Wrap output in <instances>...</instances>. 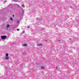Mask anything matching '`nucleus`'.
<instances>
[{"label":"nucleus","mask_w":79,"mask_h":79,"mask_svg":"<svg viewBox=\"0 0 79 79\" xmlns=\"http://www.w3.org/2000/svg\"><path fill=\"white\" fill-rule=\"evenodd\" d=\"M17 31H19V29L18 28V29H17Z\"/></svg>","instance_id":"obj_10"},{"label":"nucleus","mask_w":79,"mask_h":79,"mask_svg":"<svg viewBox=\"0 0 79 79\" xmlns=\"http://www.w3.org/2000/svg\"><path fill=\"white\" fill-rule=\"evenodd\" d=\"M4 2H6V1L5 0Z\"/></svg>","instance_id":"obj_16"},{"label":"nucleus","mask_w":79,"mask_h":79,"mask_svg":"<svg viewBox=\"0 0 79 79\" xmlns=\"http://www.w3.org/2000/svg\"><path fill=\"white\" fill-rule=\"evenodd\" d=\"M37 46H42V44H37Z\"/></svg>","instance_id":"obj_3"},{"label":"nucleus","mask_w":79,"mask_h":79,"mask_svg":"<svg viewBox=\"0 0 79 79\" xmlns=\"http://www.w3.org/2000/svg\"><path fill=\"white\" fill-rule=\"evenodd\" d=\"M10 19L11 20V21H12V20H13V19H12V18H10Z\"/></svg>","instance_id":"obj_13"},{"label":"nucleus","mask_w":79,"mask_h":79,"mask_svg":"<svg viewBox=\"0 0 79 79\" xmlns=\"http://www.w3.org/2000/svg\"><path fill=\"white\" fill-rule=\"evenodd\" d=\"M5 59L6 60H8L9 59V57L8 56H6V57H5Z\"/></svg>","instance_id":"obj_4"},{"label":"nucleus","mask_w":79,"mask_h":79,"mask_svg":"<svg viewBox=\"0 0 79 79\" xmlns=\"http://www.w3.org/2000/svg\"><path fill=\"white\" fill-rule=\"evenodd\" d=\"M14 16H15V15H13V17H14Z\"/></svg>","instance_id":"obj_15"},{"label":"nucleus","mask_w":79,"mask_h":79,"mask_svg":"<svg viewBox=\"0 0 79 79\" xmlns=\"http://www.w3.org/2000/svg\"><path fill=\"white\" fill-rule=\"evenodd\" d=\"M17 23H19V20H18L17 21Z\"/></svg>","instance_id":"obj_11"},{"label":"nucleus","mask_w":79,"mask_h":79,"mask_svg":"<svg viewBox=\"0 0 79 79\" xmlns=\"http://www.w3.org/2000/svg\"><path fill=\"white\" fill-rule=\"evenodd\" d=\"M10 27V25L9 24H7L6 27V28H7V29Z\"/></svg>","instance_id":"obj_2"},{"label":"nucleus","mask_w":79,"mask_h":79,"mask_svg":"<svg viewBox=\"0 0 79 79\" xmlns=\"http://www.w3.org/2000/svg\"><path fill=\"white\" fill-rule=\"evenodd\" d=\"M23 46H24L25 47H26L27 46V44H25L23 45Z\"/></svg>","instance_id":"obj_7"},{"label":"nucleus","mask_w":79,"mask_h":79,"mask_svg":"<svg viewBox=\"0 0 79 79\" xmlns=\"http://www.w3.org/2000/svg\"><path fill=\"white\" fill-rule=\"evenodd\" d=\"M24 32H24V31L23 32V33H24Z\"/></svg>","instance_id":"obj_17"},{"label":"nucleus","mask_w":79,"mask_h":79,"mask_svg":"<svg viewBox=\"0 0 79 79\" xmlns=\"http://www.w3.org/2000/svg\"><path fill=\"white\" fill-rule=\"evenodd\" d=\"M1 38L2 39H5L6 38V36H1Z\"/></svg>","instance_id":"obj_1"},{"label":"nucleus","mask_w":79,"mask_h":79,"mask_svg":"<svg viewBox=\"0 0 79 79\" xmlns=\"http://www.w3.org/2000/svg\"><path fill=\"white\" fill-rule=\"evenodd\" d=\"M22 7H23V8H24L25 6H24V5H22Z\"/></svg>","instance_id":"obj_8"},{"label":"nucleus","mask_w":79,"mask_h":79,"mask_svg":"<svg viewBox=\"0 0 79 79\" xmlns=\"http://www.w3.org/2000/svg\"><path fill=\"white\" fill-rule=\"evenodd\" d=\"M56 69H57V67H56Z\"/></svg>","instance_id":"obj_21"},{"label":"nucleus","mask_w":79,"mask_h":79,"mask_svg":"<svg viewBox=\"0 0 79 79\" xmlns=\"http://www.w3.org/2000/svg\"><path fill=\"white\" fill-rule=\"evenodd\" d=\"M6 56H8V53L6 54Z\"/></svg>","instance_id":"obj_9"},{"label":"nucleus","mask_w":79,"mask_h":79,"mask_svg":"<svg viewBox=\"0 0 79 79\" xmlns=\"http://www.w3.org/2000/svg\"><path fill=\"white\" fill-rule=\"evenodd\" d=\"M12 1H14L15 2H19L18 0H12Z\"/></svg>","instance_id":"obj_5"},{"label":"nucleus","mask_w":79,"mask_h":79,"mask_svg":"<svg viewBox=\"0 0 79 79\" xmlns=\"http://www.w3.org/2000/svg\"><path fill=\"white\" fill-rule=\"evenodd\" d=\"M41 68L42 69H44V66H41Z\"/></svg>","instance_id":"obj_6"},{"label":"nucleus","mask_w":79,"mask_h":79,"mask_svg":"<svg viewBox=\"0 0 79 79\" xmlns=\"http://www.w3.org/2000/svg\"><path fill=\"white\" fill-rule=\"evenodd\" d=\"M36 65H39V64H37V63H36Z\"/></svg>","instance_id":"obj_14"},{"label":"nucleus","mask_w":79,"mask_h":79,"mask_svg":"<svg viewBox=\"0 0 79 79\" xmlns=\"http://www.w3.org/2000/svg\"><path fill=\"white\" fill-rule=\"evenodd\" d=\"M43 29H44V28H43V29H42V30H43Z\"/></svg>","instance_id":"obj_18"},{"label":"nucleus","mask_w":79,"mask_h":79,"mask_svg":"<svg viewBox=\"0 0 79 79\" xmlns=\"http://www.w3.org/2000/svg\"><path fill=\"white\" fill-rule=\"evenodd\" d=\"M70 40H71V38H70Z\"/></svg>","instance_id":"obj_19"},{"label":"nucleus","mask_w":79,"mask_h":79,"mask_svg":"<svg viewBox=\"0 0 79 79\" xmlns=\"http://www.w3.org/2000/svg\"><path fill=\"white\" fill-rule=\"evenodd\" d=\"M16 5H18V4H16Z\"/></svg>","instance_id":"obj_20"},{"label":"nucleus","mask_w":79,"mask_h":79,"mask_svg":"<svg viewBox=\"0 0 79 79\" xmlns=\"http://www.w3.org/2000/svg\"><path fill=\"white\" fill-rule=\"evenodd\" d=\"M29 27H30V26H28L27 27V28H29Z\"/></svg>","instance_id":"obj_12"}]
</instances>
